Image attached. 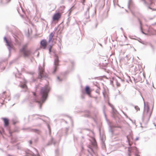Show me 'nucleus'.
I'll list each match as a JSON object with an SVG mask.
<instances>
[{
    "mask_svg": "<svg viewBox=\"0 0 156 156\" xmlns=\"http://www.w3.org/2000/svg\"><path fill=\"white\" fill-rule=\"evenodd\" d=\"M50 90V87L46 85L45 86L41 87V97H39L35 93L31 92L30 93V96H29L28 99L32 102H37L41 109V108L42 104L48 98Z\"/></svg>",
    "mask_w": 156,
    "mask_h": 156,
    "instance_id": "nucleus-1",
    "label": "nucleus"
},
{
    "mask_svg": "<svg viewBox=\"0 0 156 156\" xmlns=\"http://www.w3.org/2000/svg\"><path fill=\"white\" fill-rule=\"evenodd\" d=\"M28 44H26L22 46V48L20 50V52L23 55L24 57L28 58H32L36 51H33L30 49L27 48Z\"/></svg>",
    "mask_w": 156,
    "mask_h": 156,
    "instance_id": "nucleus-2",
    "label": "nucleus"
},
{
    "mask_svg": "<svg viewBox=\"0 0 156 156\" xmlns=\"http://www.w3.org/2000/svg\"><path fill=\"white\" fill-rule=\"evenodd\" d=\"M126 137L128 145L129 146V147H128V156H131V153L132 152L136 153V155H137V153L138 152L137 148L136 147H132L131 146L133 144V138L132 136L130 134H129Z\"/></svg>",
    "mask_w": 156,
    "mask_h": 156,
    "instance_id": "nucleus-3",
    "label": "nucleus"
},
{
    "mask_svg": "<svg viewBox=\"0 0 156 156\" xmlns=\"http://www.w3.org/2000/svg\"><path fill=\"white\" fill-rule=\"evenodd\" d=\"M141 1L148 8L153 10H156V8H154L155 6H156V0H149L147 3V2L146 0H141Z\"/></svg>",
    "mask_w": 156,
    "mask_h": 156,
    "instance_id": "nucleus-4",
    "label": "nucleus"
},
{
    "mask_svg": "<svg viewBox=\"0 0 156 156\" xmlns=\"http://www.w3.org/2000/svg\"><path fill=\"white\" fill-rule=\"evenodd\" d=\"M54 63L53 68L52 69V73L53 74H55L58 69L59 60L58 56L55 54L54 55Z\"/></svg>",
    "mask_w": 156,
    "mask_h": 156,
    "instance_id": "nucleus-5",
    "label": "nucleus"
},
{
    "mask_svg": "<svg viewBox=\"0 0 156 156\" xmlns=\"http://www.w3.org/2000/svg\"><path fill=\"white\" fill-rule=\"evenodd\" d=\"M2 119H3L4 122V127L6 128L8 130L10 134V136H12V132L11 131L10 129L9 120L6 118H2Z\"/></svg>",
    "mask_w": 156,
    "mask_h": 156,
    "instance_id": "nucleus-6",
    "label": "nucleus"
},
{
    "mask_svg": "<svg viewBox=\"0 0 156 156\" xmlns=\"http://www.w3.org/2000/svg\"><path fill=\"white\" fill-rule=\"evenodd\" d=\"M48 75L45 73L44 69L41 66L39 67L38 68V77L40 79L42 78H46Z\"/></svg>",
    "mask_w": 156,
    "mask_h": 156,
    "instance_id": "nucleus-7",
    "label": "nucleus"
},
{
    "mask_svg": "<svg viewBox=\"0 0 156 156\" xmlns=\"http://www.w3.org/2000/svg\"><path fill=\"white\" fill-rule=\"evenodd\" d=\"M4 41L5 42L6 45L8 46L9 52V56L11 54V50L13 48L12 44L11 42L8 40L6 37H4Z\"/></svg>",
    "mask_w": 156,
    "mask_h": 156,
    "instance_id": "nucleus-8",
    "label": "nucleus"
},
{
    "mask_svg": "<svg viewBox=\"0 0 156 156\" xmlns=\"http://www.w3.org/2000/svg\"><path fill=\"white\" fill-rule=\"evenodd\" d=\"M118 128L121 129V127L119 125H117V126H116L115 125L109 124V132L111 133L112 135L113 133L114 130L113 129V128Z\"/></svg>",
    "mask_w": 156,
    "mask_h": 156,
    "instance_id": "nucleus-9",
    "label": "nucleus"
},
{
    "mask_svg": "<svg viewBox=\"0 0 156 156\" xmlns=\"http://www.w3.org/2000/svg\"><path fill=\"white\" fill-rule=\"evenodd\" d=\"M114 81L115 82L117 87L120 86L121 83H123L124 80L120 78H118V79H115Z\"/></svg>",
    "mask_w": 156,
    "mask_h": 156,
    "instance_id": "nucleus-10",
    "label": "nucleus"
},
{
    "mask_svg": "<svg viewBox=\"0 0 156 156\" xmlns=\"http://www.w3.org/2000/svg\"><path fill=\"white\" fill-rule=\"evenodd\" d=\"M19 81L21 83L20 85V87L21 88L26 89L27 88V86L26 85V83L27 81L25 79H23L22 81L21 80H19Z\"/></svg>",
    "mask_w": 156,
    "mask_h": 156,
    "instance_id": "nucleus-11",
    "label": "nucleus"
},
{
    "mask_svg": "<svg viewBox=\"0 0 156 156\" xmlns=\"http://www.w3.org/2000/svg\"><path fill=\"white\" fill-rule=\"evenodd\" d=\"M61 15L59 13L55 14L53 16V20L54 21L57 20H59L61 17Z\"/></svg>",
    "mask_w": 156,
    "mask_h": 156,
    "instance_id": "nucleus-12",
    "label": "nucleus"
},
{
    "mask_svg": "<svg viewBox=\"0 0 156 156\" xmlns=\"http://www.w3.org/2000/svg\"><path fill=\"white\" fill-rule=\"evenodd\" d=\"M47 44V42L45 40L43 39L41 40L40 42L41 45L43 47L44 49H45L46 45Z\"/></svg>",
    "mask_w": 156,
    "mask_h": 156,
    "instance_id": "nucleus-13",
    "label": "nucleus"
},
{
    "mask_svg": "<svg viewBox=\"0 0 156 156\" xmlns=\"http://www.w3.org/2000/svg\"><path fill=\"white\" fill-rule=\"evenodd\" d=\"M55 141L54 140H53V138L51 137V140H50L48 142V143H47V144L46 145V146H49L52 144H53L54 145H55Z\"/></svg>",
    "mask_w": 156,
    "mask_h": 156,
    "instance_id": "nucleus-14",
    "label": "nucleus"
},
{
    "mask_svg": "<svg viewBox=\"0 0 156 156\" xmlns=\"http://www.w3.org/2000/svg\"><path fill=\"white\" fill-rule=\"evenodd\" d=\"M54 35V33L52 32H51L50 34L49 35V40H48V42H53V40H52V38L53 37Z\"/></svg>",
    "mask_w": 156,
    "mask_h": 156,
    "instance_id": "nucleus-15",
    "label": "nucleus"
},
{
    "mask_svg": "<svg viewBox=\"0 0 156 156\" xmlns=\"http://www.w3.org/2000/svg\"><path fill=\"white\" fill-rule=\"evenodd\" d=\"M89 8H88L86 12H85L84 13V16H85V18L86 19H89Z\"/></svg>",
    "mask_w": 156,
    "mask_h": 156,
    "instance_id": "nucleus-16",
    "label": "nucleus"
},
{
    "mask_svg": "<svg viewBox=\"0 0 156 156\" xmlns=\"http://www.w3.org/2000/svg\"><path fill=\"white\" fill-rule=\"evenodd\" d=\"M30 130L31 131L35 132L38 134H40L41 133V131L37 129H30Z\"/></svg>",
    "mask_w": 156,
    "mask_h": 156,
    "instance_id": "nucleus-17",
    "label": "nucleus"
},
{
    "mask_svg": "<svg viewBox=\"0 0 156 156\" xmlns=\"http://www.w3.org/2000/svg\"><path fill=\"white\" fill-rule=\"evenodd\" d=\"M84 116L87 118L90 117V112L89 111H86L84 112Z\"/></svg>",
    "mask_w": 156,
    "mask_h": 156,
    "instance_id": "nucleus-18",
    "label": "nucleus"
},
{
    "mask_svg": "<svg viewBox=\"0 0 156 156\" xmlns=\"http://www.w3.org/2000/svg\"><path fill=\"white\" fill-rule=\"evenodd\" d=\"M138 20L140 23V28L141 32H142V34H144L145 35H147V34L145 33V32H144L143 30V29H142V23H141V21H140V20L139 19H138Z\"/></svg>",
    "mask_w": 156,
    "mask_h": 156,
    "instance_id": "nucleus-19",
    "label": "nucleus"
},
{
    "mask_svg": "<svg viewBox=\"0 0 156 156\" xmlns=\"http://www.w3.org/2000/svg\"><path fill=\"white\" fill-rule=\"evenodd\" d=\"M85 91L88 94L90 93V88L89 87L87 86L85 88Z\"/></svg>",
    "mask_w": 156,
    "mask_h": 156,
    "instance_id": "nucleus-20",
    "label": "nucleus"
},
{
    "mask_svg": "<svg viewBox=\"0 0 156 156\" xmlns=\"http://www.w3.org/2000/svg\"><path fill=\"white\" fill-rule=\"evenodd\" d=\"M91 144L92 146L95 148H96L97 147V144L95 141L94 140V141L91 143Z\"/></svg>",
    "mask_w": 156,
    "mask_h": 156,
    "instance_id": "nucleus-21",
    "label": "nucleus"
},
{
    "mask_svg": "<svg viewBox=\"0 0 156 156\" xmlns=\"http://www.w3.org/2000/svg\"><path fill=\"white\" fill-rule=\"evenodd\" d=\"M133 2L132 0H129V2H128V6L129 8L133 5Z\"/></svg>",
    "mask_w": 156,
    "mask_h": 156,
    "instance_id": "nucleus-22",
    "label": "nucleus"
},
{
    "mask_svg": "<svg viewBox=\"0 0 156 156\" xmlns=\"http://www.w3.org/2000/svg\"><path fill=\"white\" fill-rule=\"evenodd\" d=\"M20 96V94L17 93L15 94L14 96V99H17Z\"/></svg>",
    "mask_w": 156,
    "mask_h": 156,
    "instance_id": "nucleus-23",
    "label": "nucleus"
},
{
    "mask_svg": "<svg viewBox=\"0 0 156 156\" xmlns=\"http://www.w3.org/2000/svg\"><path fill=\"white\" fill-rule=\"evenodd\" d=\"M108 105L111 107V108H112V110L113 111H114V110H115V109H114V106H113V105H112V104H111L110 102H109L108 101Z\"/></svg>",
    "mask_w": 156,
    "mask_h": 156,
    "instance_id": "nucleus-24",
    "label": "nucleus"
},
{
    "mask_svg": "<svg viewBox=\"0 0 156 156\" xmlns=\"http://www.w3.org/2000/svg\"><path fill=\"white\" fill-rule=\"evenodd\" d=\"M108 105L111 107V108H112V110L113 111H114V110H115V109H114V106H113V105H112V104H111L110 102H109L108 101Z\"/></svg>",
    "mask_w": 156,
    "mask_h": 156,
    "instance_id": "nucleus-25",
    "label": "nucleus"
},
{
    "mask_svg": "<svg viewBox=\"0 0 156 156\" xmlns=\"http://www.w3.org/2000/svg\"><path fill=\"white\" fill-rule=\"evenodd\" d=\"M108 105L111 107V108H112V110L113 111H114V110H115V109H114V106H113V105H112V104H111L110 102H109L108 101Z\"/></svg>",
    "mask_w": 156,
    "mask_h": 156,
    "instance_id": "nucleus-26",
    "label": "nucleus"
},
{
    "mask_svg": "<svg viewBox=\"0 0 156 156\" xmlns=\"http://www.w3.org/2000/svg\"><path fill=\"white\" fill-rule=\"evenodd\" d=\"M108 105L111 107V108H112V110L113 111H114V110H115V109H114V106H113V105H112V104H111L110 102H109L108 101Z\"/></svg>",
    "mask_w": 156,
    "mask_h": 156,
    "instance_id": "nucleus-27",
    "label": "nucleus"
},
{
    "mask_svg": "<svg viewBox=\"0 0 156 156\" xmlns=\"http://www.w3.org/2000/svg\"><path fill=\"white\" fill-rule=\"evenodd\" d=\"M108 105L111 107V108H112V110L113 111H114V110H115V109H114V106H113V105H112V104H111L110 102H109L108 101Z\"/></svg>",
    "mask_w": 156,
    "mask_h": 156,
    "instance_id": "nucleus-28",
    "label": "nucleus"
},
{
    "mask_svg": "<svg viewBox=\"0 0 156 156\" xmlns=\"http://www.w3.org/2000/svg\"><path fill=\"white\" fill-rule=\"evenodd\" d=\"M11 142L12 144H15L16 142V140L15 139H14L13 138H12Z\"/></svg>",
    "mask_w": 156,
    "mask_h": 156,
    "instance_id": "nucleus-29",
    "label": "nucleus"
},
{
    "mask_svg": "<svg viewBox=\"0 0 156 156\" xmlns=\"http://www.w3.org/2000/svg\"><path fill=\"white\" fill-rule=\"evenodd\" d=\"M12 123L14 125H15L16 123L18 122V121L17 120L15 119H13L12 120Z\"/></svg>",
    "mask_w": 156,
    "mask_h": 156,
    "instance_id": "nucleus-30",
    "label": "nucleus"
},
{
    "mask_svg": "<svg viewBox=\"0 0 156 156\" xmlns=\"http://www.w3.org/2000/svg\"><path fill=\"white\" fill-rule=\"evenodd\" d=\"M134 108L137 111H139L140 110V108L137 106H134Z\"/></svg>",
    "mask_w": 156,
    "mask_h": 156,
    "instance_id": "nucleus-31",
    "label": "nucleus"
},
{
    "mask_svg": "<svg viewBox=\"0 0 156 156\" xmlns=\"http://www.w3.org/2000/svg\"><path fill=\"white\" fill-rule=\"evenodd\" d=\"M55 152L56 155H57V156H58V149H57L55 150Z\"/></svg>",
    "mask_w": 156,
    "mask_h": 156,
    "instance_id": "nucleus-32",
    "label": "nucleus"
},
{
    "mask_svg": "<svg viewBox=\"0 0 156 156\" xmlns=\"http://www.w3.org/2000/svg\"><path fill=\"white\" fill-rule=\"evenodd\" d=\"M57 80L58 81H62V79H61L60 77L59 76H58L57 77Z\"/></svg>",
    "mask_w": 156,
    "mask_h": 156,
    "instance_id": "nucleus-33",
    "label": "nucleus"
},
{
    "mask_svg": "<svg viewBox=\"0 0 156 156\" xmlns=\"http://www.w3.org/2000/svg\"><path fill=\"white\" fill-rule=\"evenodd\" d=\"M103 113L104 114V115H105V116L106 118V120H107V118H106V114L105 113V110H104V109H103Z\"/></svg>",
    "mask_w": 156,
    "mask_h": 156,
    "instance_id": "nucleus-34",
    "label": "nucleus"
},
{
    "mask_svg": "<svg viewBox=\"0 0 156 156\" xmlns=\"http://www.w3.org/2000/svg\"><path fill=\"white\" fill-rule=\"evenodd\" d=\"M139 42L141 43L142 44H145V43L142 40H141V39L139 41Z\"/></svg>",
    "mask_w": 156,
    "mask_h": 156,
    "instance_id": "nucleus-35",
    "label": "nucleus"
},
{
    "mask_svg": "<svg viewBox=\"0 0 156 156\" xmlns=\"http://www.w3.org/2000/svg\"><path fill=\"white\" fill-rule=\"evenodd\" d=\"M150 47L151 48L152 50H154V46L151 44H150Z\"/></svg>",
    "mask_w": 156,
    "mask_h": 156,
    "instance_id": "nucleus-36",
    "label": "nucleus"
},
{
    "mask_svg": "<svg viewBox=\"0 0 156 156\" xmlns=\"http://www.w3.org/2000/svg\"><path fill=\"white\" fill-rule=\"evenodd\" d=\"M48 129L49 131V134L50 135L51 134V129L50 128V127L49 126H48Z\"/></svg>",
    "mask_w": 156,
    "mask_h": 156,
    "instance_id": "nucleus-37",
    "label": "nucleus"
},
{
    "mask_svg": "<svg viewBox=\"0 0 156 156\" xmlns=\"http://www.w3.org/2000/svg\"><path fill=\"white\" fill-rule=\"evenodd\" d=\"M14 61H12L10 62L9 63V65H11L14 62Z\"/></svg>",
    "mask_w": 156,
    "mask_h": 156,
    "instance_id": "nucleus-38",
    "label": "nucleus"
},
{
    "mask_svg": "<svg viewBox=\"0 0 156 156\" xmlns=\"http://www.w3.org/2000/svg\"><path fill=\"white\" fill-rule=\"evenodd\" d=\"M38 140V138L37 137H36L35 139L34 140L35 142H36Z\"/></svg>",
    "mask_w": 156,
    "mask_h": 156,
    "instance_id": "nucleus-39",
    "label": "nucleus"
},
{
    "mask_svg": "<svg viewBox=\"0 0 156 156\" xmlns=\"http://www.w3.org/2000/svg\"><path fill=\"white\" fill-rule=\"evenodd\" d=\"M149 109V106H147V112H148Z\"/></svg>",
    "mask_w": 156,
    "mask_h": 156,
    "instance_id": "nucleus-40",
    "label": "nucleus"
},
{
    "mask_svg": "<svg viewBox=\"0 0 156 156\" xmlns=\"http://www.w3.org/2000/svg\"><path fill=\"white\" fill-rule=\"evenodd\" d=\"M29 142L30 144H31L32 143V140H29Z\"/></svg>",
    "mask_w": 156,
    "mask_h": 156,
    "instance_id": "nucleus-41",
    "label": "nucleus"
},
{
    "mask_svg": "<svg viewBox=\"0 0 156 156\" xmlns=\"http://www.w3.org/2000/svg\"><path fill=\"white\" fill-rule=\"evenodd\" d=\"M139 139V137L138 136H137L136 137V138L135 139V140L136 141H137Z\"/></svg>",
    "mask_w": 156,
    "mask_h": 156,
    "instance_id": "nucleus-42",
    "label": "nucleus"
},
{
    "mask_svg": "<svg viewBox=\"0 0 156 156\" xmlns=\"http://www.w3.org/2000/svg\"><path fill=\"white\" fill-rule=\"evenodd\" d=\"M85 2V0H83V1L82 2V3L83 5H84V3Z\"/></svg>",
    "mask_w": 156,
    "mask_h": 156,
    "instance_id": "nucleus-43",
    "label": "nucleus"
},
{
    "mask_svg": "<svg viewBox=\"0 0 156 156\" xmlns=\"http://www.w3.org/2000/svg\"><path fill=\"white\" fill-rule=\"evenodd\" d=\"M49 53H50L51 52V48H49Z\"/></svg>",
    "mask_w": 156,
    "mask_h": 156,
    "instance_id": "nucleus-44",
    "label": "nucleus"
},
{
    "mask_svg": "<svg viewBox=\"0 0 156 156\" xmlns=\"http://www.w3.org/2000/svg\"><path fill=\"white\" fill-rule=\"evenodd\" d=\"M71 63L72 64V65L73 66V65H74V62L73 61H71Z\"/></svg>",
    "mask_w": 156,
    "mask_h": 156,
    "instance_id": "nucleus-45",
    "label": "nucleus"
},
{
    "mask_svg": "<svg viewBox=\"0 0 156 156\" xmlns=\"http://www.w3.org/2000/svg\"><path fill=\"white\" fill-rule=\"evenodd\" d=\"M36 115H38V116H39L40 117H42V116L41 115H37V114H36V115H34V116H35Z\"/></svg>",
    "mask_w": 156,
    "mask_h": 156,
    "instance_id": "nucleus-46",
    "label": "nucleus"
},
{
    "mask_svg": "<svg viewBox=\"0 0 156 156\" xmlns=\"http://www.w3.org/2000/svg\"><path fill=\"white\" fill-rule=\"evenodd\" d=\"M90 149L91 150V151H93V152H94V151H93V149L92 148H91V147H90Z\"/></svg>",
    "mask_w": 156,
    "mask_h": 156,
    "instance_id": "nucleus-47",
    "label": "nucleus"
},
{
    "mask_svg": "<svg viewBox=\"0 0 156 156\" xmlns=\"http://www.w3.org/2000/svg\"><path fill=\"white\" fill-rule=\"evenodd\" d=\"M156 25V23H154L152 24H151L152 25Z\"/></svg>",
    "mask_w": 156,
    "mask_h": 156,
    "instance_id": "nucleus-48",
    "label": "nucleus"
},
{
    "mask_svg": "<svg viewBox=\"0 0 156 156\" xmlns=\"http://www.w3.org/2000/svg\"><path fill=\"white\" fill-rule=\"evenodd\" d=\"M151 112L149 114V118H150V116H151Z\"/></svg>",
    "mask_w": 156,
    "mask_h": 156,
    "instance_id": "nucleus-49",
    "label": "nucleus"
},
{
    "mask_svg": "<svg viewBox=\"0 0 156 156\" xmlns=\"http://www.w3.org/2000/svg\"><path fill=\"white\" fill-rule=\"evenodd\" d=\"M15 76H16V78H17V77L19 78V76H17V74H16V75H15Z\"/></svg>",
    "mask_w": 156,
    "mask_h": 156,
    "instance_id": "nucleus-50",
    "label": "nucleus"
},
{
    "mask_svg": "<svg viewBox=\"0 0 156 156\" xmlns=\"http://www.w3.org/2000/svg\"><path fill=\"white\" fill-rule=\"evenodd\" d=\"M97 25H98V23H96V24L95 28L97 27Z\"/></svg>",
    "mask_w": 156,
    "mask_h": 156,
    "instance_id": "nucleus-51",
    "label": "nucleus"
},
{
    "mask_svg": "<svg viewBox=\"0 0 156 156\" xmlns=\"http://www.w3.org/2000/svg\"><path fill=\"white\" fill-rule=\"evenodd\" d=\"M5 91H4V92H3V94H5Z\"/></svg>",
    "mask_w": 156,
    "mask_h": 156,
    "instance_id": "nucleus-52",
    "label": "nucleus"
},
{
    "mask_svg": "<svg viewBox=\"0 0 156 156\" xmlns=\"http://www.w3.org/2000/svg\"><path fill=\"white\" fill-rule=\"evenodd\" d=\"M52 46L51 45H50V47L49 48H51V49Z\"/></svg>",
    "mask_w": 156,
    "mask_h": 156,
    "instance_id": "nucleus-53",
    "label": "nucleus"
},
{
    "mask_svg": "<svg viewBox=\"0 0 156 156\" xmlns=\"http://www.w3.org/2000/svg\"><path fill=\"white\" fill-rule=\"evenodd\" d=\"M35 149V150L37 151V153H38V151H37V150L36 149Z\"/></svg>",
    "mask_w": 156,
    "mask_h": 156,
    "instance_id": "nucleus-54",
    "label": "nucleus"
},
{
    "mask_svg": "<svg viewBox=\"0 0 156 156\" xmlns=\"http://www.w3.org/2000/svg\"><path fill=\"white\" fill-rule=\"evenodd\" d=\"M26 129L25 128H23V130H25V129Z\"/></svg>",
    "mask_w": 156,
    "mask_h": 156,
    "instance_id": "nucleus-55",
    "label": "nucleus"
},
{
    "mask_svg": "<svg viewBox=\"0 0 156 156\" xmlns=\"http://www.w3.org/2000/svg\"><path fill=\"white\" fill-rule=\"evenodd\" d=\"M117 125H119L118 124H117L115 125H116V126H117Z\"/></svg>",
    "mask_w": 156,
    "mask_h": 156,
    "instance_id": "nucleus-56",
    "label": "nucleus"
},
{
    "mask_svg": "<svg viewBox=\"0 0 156 156\" xmlns=\"http://www.w3.org/2000/svg\"><path fill=\"white\" fill-rule=\"evenodd\" d=\"M121 29L122 30H123L122 28H121Z\"/></svg>",
    "mask_w": 156,
    "mask_h": 156,
    "instance_id": "nucleus-57",
    "label": "nucleus"
},
{
    "mask_svg": "<svg viewBox=\"0 0 156 156\" xmlns=\"http://www.w3.org/2000/svg\"><path fill=\"white\" fill-rule=\"evenodd\" d=\"M27 129H29V128H27Z\"/></svg>",
    "mask_w": 156,
    "mask_h": 156,
    "instance_id": "nucleus-58",
    "label": "nucleus"
},
{
    "mask_svg": "<svg viewBox=\"0 0 156 156\" xmlns=\"http://www.w3.org/2000/svg\"><path fill=\"white\" fill-rule=\"evenodd\" d=\"M39 55V53H38V54H37V55H38V56Z\"/></svg>",
    "mask_w": 156,
    "mask_h": 156,
    "instance_id": "nucleus-59",
    "label": "nucleus"
},
{
    "mask_svg": "<svg viewBox=\"0 0 156 156\" xmlns=\"http://www.w3.org/2000/svg\"><path fill=\"white\" fill-rule=\"evenodd\" d=\"M134 50L136 51V49H134Z\"/></svg>",
    "mask_w": 156,
    "mask_h": 156,
    "instance_id": "nucleus-60",
    "label": "nucleus"
},
{
    "mask_svg": "<svg viewBox=\"0 0 156 156\" xmlns=\"http://www.w3.org/2000/svg\"><path fill=\"white\" fill-rule=\"evenodd\" d=\"M100 45H101V46H102L101 44H100Z\"/></svg>",
    "mask_w": 156,
    "mask_h": 156,
    "instance_id": "nucleus-61",
    "label": "nucleus"
},
{
    "mask_svg": "<svg viewBox=\"0 0 156 156\" xmlns=\"http://www.w3.org/2000/svg\"><path fill=\"white\" fill-rule=\"evenodd\" d=\"M66 130H67V131H68V129H66Z\"/></svg>",
    "mask_w": 156,
    "mask_h": 156,
    "instance_id": "nucleus-62",
    "label": "nucleus"
},
{
    "mask_svg": "<svg viewBox=\"0 0 156 156\" xmlns=\"http://www.w3.org/2000/svg\"><path fill=\"white\" fill-rule=\"evenodd\" d=\"M20 75H21V74H20Z\"/></svg>",
    "mask_w": 156,
    "mask_h": 156,
    "instance_id": "nucleus-63",
    "label": "nucleus"
},
{
    "mask_svg": "<svg viewBox=\"0 0 156 156\" xmlns=\"http://www.w3.org/2000/svg\"><path fill=\"white\" fill-rule=\"evenodd\" d=\"M103 94L104 95V96H105L104 93Z\"/></svg>",
    "mask_w": 156,
    "mask_h": 156,
    "instance_id": "nucleus-64",
    "label": "nucleus"
}]
</instances>
